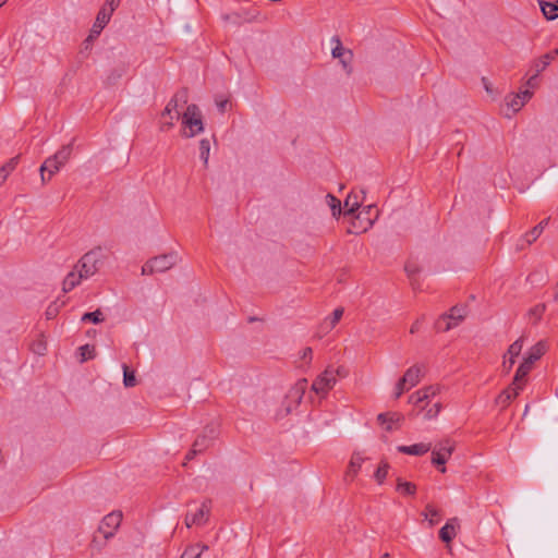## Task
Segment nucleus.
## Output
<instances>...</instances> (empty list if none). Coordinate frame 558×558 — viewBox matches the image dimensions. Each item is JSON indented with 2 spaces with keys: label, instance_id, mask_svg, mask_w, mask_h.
I'll return each instance as SVG.
<instances>
[{
  "label": "nucleus",
  "instance_id": "f257e3e1",
  "mask_svg": "<svg viewBox=\"0 0 558 558\" xmlns=\"http://www.w3.org/2000/svg\"><path fill=\"white\" fill-rule=\"evenodd\" d=\"M72 143L63 145L53 156L47 158L40 166L41 182L45 184L57 173L71 158Z\"/></svg>",
  "mask_w": 558,
  "mask_h": 558
},
{
  "label": "nucleus",
  "instance_id": "f03ea898",
  "mask_svg": "<svg viewBox=\"0 0 558 558\" xmlns=\"http://www.w3.org/2000/svg\"><path fill=\"white\" fill-rule=\"evenodd\" d=\"M182 135L184 137H193L203 132L204 124L202 113L196 105L192 104L186 107V110L182 114Z\"/></svg>",
  "mask_w": 558,
  "mask_h": 558
},
{
  "label": "nucleus",
  "instance_id": "7ed1b4c3",
  "mask_svg": "<svg viewBox=\"0 0 558 558\" xmlns=\"http://www.w3.org/2000/svg\"><path fill=\"white\" fill-rule=\"evenodd\" d=\"M101 264V251L100 248L92 250L85 253L75 264V268L82 272L85 279L94 276Z\"/></svg>",
  "mask_w": 558,
  "mask_h": 558
},
{
  "label": "nucleus",
  "instance_id": "20e7f679",
  "mask_svg": "<svg viewBox=\"0 0 558 558\" xmlns=\"http://www.w3.org/2000/svg\"><path fill=\"white\" fill-rule=\"evenodd\" d=\"M177 263L175 254H165L156 256L146 262L142 267L143 275H153L156 272H165L172 268Z\"/></svg>",
  "mask_w": 558,
  "mask_h": 558
},
{
  "label": "nucleus",
  "instance_id": "39448f33",
  "mask_svg": "<svg viewBox=\"0 0 558 558\" xmlns=\"http://www.w3.org/2000/svg\"><path fill=\"white\" fill-rule=\"evenodd\" d=\"M454 450V444L450 440L440 441L432 451V463L436 465L441 473L446 472V462Z\"/></svg>",
  "mask_w": 558,
  "mask_h": 558
},
{
  "label": "nucleus",
  "instance_id": "423d86ee",
  "mask_svg": "<svg viewBox=\"0 0 558 558\" xmlns=\"http://www.w3.org/2000/svg\"><path fill=\"white\" fill-rule=\"evenodd\" d=\"M466 308L464 306H453L449 314L442 315L436 323V328L440 331H448L458 326L465 317Z\"/></svg>",
  "mask_w": 558,
  "mask_h": 558
},
{
  "label": "nucleus",
  "instance_id": "0eeeda50",
  "mask_svg": "<svg viewBox=\"0 0 558 558\" xmlns=\"http://www.w3.org/2000/svg\"><path fill=\"white\" fill-rule=\"evenodd\" d=\"M216 436L217 430L215 427H206L203 434H201L193 442L192 449L187 453V459H191L196 453L203 452L205 449H207L213 444V440L216 438Z\"/></svg>",
  "mask_w": 558,
  "mask_h": 558
},
{
  "label": "nucleus",
  "instance_id": "6e6552de",
  "mask_svg": "<svg viewBox=\"0 0 558 558\" xmlns=\"http://www.w3.org/2000/svg\"><path fill=\"white\" fill-rule=\"evenodd\" d=\"M349 374V368L343 365L328 366L325 369V372L319 376V384H336L337 381L348 379Z\"/></svg>",
  "mask_w": 558,
  "mask_h": 558
},
{
  "label": "nucleus",
  "instance_id": "1a4fd4ad",
  "mask_svg": "<svg viewBox=\"0 0 558 558\" xmlns=\"http://www.w3.org/2000/svg\"><path fill=\"white\" fill-rule=\"evenodd\" d=\"M122 521V513L119 511H113L107 514L99 525V532L104 535L105 538H109L114 535L116 531L120 526Z\"/></svg>",
  "mask_w": 558,
  "mask_h": 558
},
{
  "label": "nucleus",
  "instance_id": "9d476101",
  "mask_svg": "<svg viewBox=\"0 0 558 558\" xmlns=\"http://www.w3.org/2000/svg\"><path fill=\"white\" fill-rule=\"evenodd\" d=\"M210 512V505L208 501H204L195 512H187L185 515V525L191 527L193 525H203L207 522Z\"/></svg>",
  "mask_w": 558,
  "mask_h": 558
},
{
  "label": "nucleus",
  "instance_id": "9b49d317",
  "mask_svg": "<svg viewBox=\"0 0 558 558\" xmlns=\"http://www.w3.org/2000/svg\"><path fill=\"white\" fill-rule=\"evenodd\" d=\"M189 99V94L186 89H181L174 94V96L169 100L165 110L161 113V119H166L169 116L177 114L178 108L180 106L186 105Z\"/></svg>",
  "mask_w": 558,
  "mask_h": 558
},
{
  "label": "nucleus",
  "instance_id": "f8f14e48",
  "mask_svg": "<svg viewBox=\"0 0 558 558\" xmlns=\"http://www.w3.org/2000/svg\"><path fill=\"white\" fill-rule=\"evenodd\" d=\"M403 416L398 412L380 413L377 416L378 423L386 432H393L401 427Z\"/></svg>",
  "mask_w": 558,
  "mask_h": 558
},
{
  "label": "nucleus",
  "instance_id": "ddd939ff",
  "mask_svg": "<svg viewBox=\"0 0 558 558\" xmlns=\"http://www.w3.org/2000/svg\"><path fill=\"white\" fill-rule=\"evenodd\" d=\"M427 368L423 364H415L408 368L404 375L399 379L398 384H417L426 377Z\"/></svg>",
  "mask_w": 558,
  "mask_h": 558
},
{
  "label": "nucleus",
  "instance_id": "4468645a",
  "mask_svg": "<svg viewBox=\"0 0 558 558\" xmlns=\"http://www.w3.org/2000/svg\"><path fill=\"white\" fill-rule=\"evenodd\" d=\"M111 19V15L107 13V11L99 10L96 21L90 29V33L86 39V41H90L97 36L100 35L101 31L106 27V25L109 23Z\"/></svg>",
  "mask_w": 558,
  "mask_h": 558
},
{
  "label": "nucleus",
  "instance_id": "2eb2a0df",
  "mask_svg": "<svg viewBox=\"0 0 558 558\" xmlns=\"http://www.w3.org/2000/svg\"><path fill=\"white\" fill-rule=\"evenodd\" d=\"M364 457L360 452H354L350 459L344 480L347 482L353 481L355 476L357 475L363 462Z\"/></svg>",
  "mask_w": 558,
  "mask_h": 558
},
{
  "label": "nucleus",
  "instance_id": "dca6fc26",
  "mask_svg": "<svg viewBox=\"0 0 558 558\" xmlns=\"http://www.w3.org/2000/svg\"><path fill=\"white\" fill-rule=\"evenodd\" d=\"M459 522L457 518H452L446 522V524L439 531V537L442 542L449 543L457 536V529Z\"/></svg>",
  "mask_w": 558,
  "mask_h": 558
},
{
  "label": "nucleus",
  "instance_id": "f3484780",
  "mask_svg": "<svg viewBox=\"0 0 558 558\" xmlns=\"http://www.w3.org/2000/svg\"><path fill=\"white\" fill-rule=\"evenodd\" d=\"M84 279L85 277H83L82 272L78 271L77 268H75L74 266L73 269L64 278L62 283V290L64 292H70L75 287H77Z\"/></svg>",
  "mask_w": 558,
  "mask_h": 558
},
{
  "label": "nucleus",
  "instance_id": "a211bd4d",
  "mask_svg": "<svg viewBox=\"0 0 558 558\" xmlns=\"http://www.w3.org/2000/svg\"><path fill=\"white\" fill-rule=\"evenodd\" d=\"M398 451L411 456H423L430 450V445L425 442L414 444L411 446H398Z\"/></svg>",
  "mask_w": 558,
  "mask_h": 558
},
{
  "label": "nucleus",
  "instance_id": "6ab92c4d",
  "mask_svg": "<svg viewBox=\"0 0 558 558\" xmlns=\"http://www.w3.org/2000/svg\"><path fill=\"white\" fill-rule=\"evenodd\" d=\"M520 388L521 386H508L496 398L497 404L505 408L512 399L519 395Z\"/></svg>",
  "mask_w": 558,
  "mask_h": 558
},
{
  "label": "nucleus",
  "instance_id": "aec40b11",
  "mask_svg": "<svg viewBox=\"0 0 558 558\" xmlns=\"http://www.w3.org/2000/svg\"><path fill=\"white\" fill-rule=\"evenodd\" d=\"M436 386H425L422 389L417 390L413 395L410 396L409 402L413 403L415 405L422 403L426 399H428L430 396H434L436 393Z\"/></svg>",
  "mask_w": 558,
  "mask_h": 558
},
{
  "label": "nucleus",
  "instance_id": "412c9836",
  "mask_svg": "<svg viewBox=\"0 0 558 558\" xmlns=\"http://www.w3.org/2000/svg\"><path fill=\"white\" fill-rule=\"evenodd\" d=\"M19 160V156L12 157L3 166L0 167V186L4 184L8 177L16 169Z\"/></svg>",
  "mask_w": 558,
  "mask_h": 558
},
{
  "label": "nucleus",
  "instance_id": "4be33fe9",
  "mask_svg": "<svg viewBox=\"0 0 558 558\" xmlns=\"http://www.w3.org/2000/svg\"><path fill=\"white\" fill-rule=\"evenodd\" d=\"M362 201L360 199L359 194L351 192L344 199L343 204V214L351 215L353 214L360 206Z\"/></svg>",
  "mask_w": 558,
  "mask_h": 558
},
{
  "label": "nucleus",
  "instance_id": "5701e85b",
  "mask_svg": "<svg viewBox=\"0 0 558 558\" xmlns=\"http://www.w3.org/2000/svg\"><path fill=\"white\" fill-rule=\"evenodd\" d=\"M305 392L304 386H291L289 392L287 393V399L289 400V410L291 405H298Z\"/></svg>",
  "mask_w": 558,
  "mask_h": 558
},
{
  "label": "nucleus",
  "instance_id": "b1692460",
  "mask_svg": "<svg viewBox=\"0 0 558 558\" xmlns=\"http://www.w3.org/2000/svg\"><path fill=\"white\" fill-rule=\"evenodd\" d=\"M541 10L544 14V16L547 20H555L558 17V1L553 2H546V1H539Z\"/></svg>",
  "mask_w": 558,
  "mask_h": 558
},
{
  "label": "nucleus",
  "instance_id": "393cba45",
  "mask_svg": "<svg viewBox=\"0 0 558 558\" xmlns=\"http://www.w3.org/2000/svg\"><path fill=\"white\" fill-rule=\"evenodd\" d=\"M396 490L404 496H413L416 493V485L399 477L397 480Z\"/></svg>",
  "mask_w": 558,
  "mask_h": 558
},
{
  "label": "nucleus",
  "instance_id": "a878e982",
  "mask_svg": "<svg viewBox=\"0 0 558 558\" xmlns=\"http://www.w3.org/2000/svg\"><path fill=\"white\" fill-rule=\"evenodd\" d=\"M549 218L542 220L537 226H535L530 232L525 234V240L527 244H532L536 239L541 235L543 230L548 225Z\"/></svg>",
  "mask_w": 558,
  "mask_h": 558
},
{
  "label": "nucleus",
  "instance_id": "bb28decb",
  "mask_svg": "<svg viewBox=\"0 0 558 558\" xmlns=\"http://www.w3.org/2000/svg\"><path fill=\"white\" fill-rule=\"evenodd\" d=\"M533 368H534L533 365H531L530 363H527L526 361L523 360L515 372L512 384L525 380L526 376L530 374V372Z\"/></svg>",
  "mask_w": 558,
  "mask_h": 558
},
{
  "label": "nucleus",
  "instance_id": "cd10ccee",
  "mask_svg": "<svg viewBox=\"0 0 558 558\" xmlns=\"http://www.w3.org/2000/svg\"><path fill=\"white\" fill-rule=\"evenodd\" d=\"M526 337L522 335L513 343H511L507 350L508 356L518 357L524 347Z\"/></svg>",
  "mask_w": 558,
  "mask_h": 558
},
{
  "label": "nucleus",
  "instance_id": "c85d7f7f",
  "mask_svg": "<svg viewBox=\"0 0 558 558\" xmlns=\"http://www.w3.org/2000/svg\"><path fill=\"white\" fill-rule=\"evenodd\" d=\"M326 203L330 207L333 217H338L341 215V202L336 196H333L332 194H327Z\"/></svg>",
  "mask_w": 558,
  "mask_h": 558
},
{
  "label": "nucleus",
  "instance_id": "c756f323",
  "mask_svg": "<svg viewBox=\"0 0 558 558\" xmlns=\"http://www.w3.org/2000/svg\"><path fill=\"white\" fill-rule=\"evenodd\" d=\"M389 468L390 466L387 461H381L379 463L377 470L375 471L374 478L379 485H381L385 482V480L388 475Z\"/></svg>",
  "mask_w": 558,
  "mask_h": 558
},
{
  "label": "nucleus",
  "instance_id": "7c9ffc66",
  "mask_svg": "<svg viewBox=\"0 0 558 558\" xmlns=\"http://www.w3.org/2000/svg\"><path fill=\"white\" fill-rule=\"evenodd\" d=\"M208 549L206 545H195L186 548L180 558H199L204 550Z\"/></svg>",
  "mask_w": 558,
  "mask_h": 558
},
{
  "label": "nucleus",
  "instance_id": "2f4dec72",
  "mask_svg": "<svg viewBox=\"0 0 558 558\" xmlns=\"http://www.w3.org/2000/svg\"><path fill=\"white\" fill-rule=\"evenodd\" d=\"M425 519L428 520L430 525H435L439 522L440 513L439 511L432 505H427L425 507V511L423 512Z\"/></svg>",
  "mask_w": 558,
  "mask_h": 558
},
{
  "label": "nucleus",
  "instance_id": "473e14b6",
  "mask_svg": "<svg viewBox=\"0 0 558 558\" xmlns=\"http://www.w3.org/2000/svg\"><path fill=\"white\" fill-rule=\"evenodd\" d=\"M547 351V343L545 341H538L533 347L529 349V353L535 357L536 360H539Z\"/></svg>",
  "mask_w": 558,
  "mask_h": 558
},
{
  "label": "nucleus",
  "instance_id": "72a5a7b5",
  "mask_svg": "<svg viewBox=\"0 0 558 558\" xmlns=\"http://www.w3.org/2000/svg\"><path fill=\"white\" fill-rule=\"evenodd\" d=\"M209 151H210V142L207 138H203L199 142V156H201V159L204 161L205 166H207V163H208Z\"/></svg>",
  "mask_w": 558,
  "mask_h": 558
},
{
  "label": "nucleus",
  "instance_id": "f704fd0d",
  "mask_svg": "<svg viewBox=\"0 0 558 558\" xmlns=\"http://www.w3.org/2000/svg\"><path fill=\"white\" fill-rule=\"evenodd\" d=\"M80 355H81V362H85L87 360H90L95 356V347L85 344L80 347L78 349Z\"/></svg>",
  "mask_w": 558,
  "mask_h": 558
},
{
  "label": "nucleus",
  "instance_id": "c9c22d12",
  "mask_svg": "<svg viewBox=\"0 0 558 558\" xmlns=\"http://www.w3.org/2000/svg\"><path fill=\"white\" fill-rule=\"evenodd\" d=\"M81 319L82 322H92L94 324H99L104 320V316L102 313L99 310H97L95 312L85 313Z\"/></svg>",
  "mask_w": 558,
  "mask_h": 558
},
{
  "label": "nucleus",
  "instance_id": "e433bc0d",
  "mask_svg": "<svg viewBox=\"0 0 558 558\" xmlns=\"http://www.w3.org/2000/svg\"><path fill=\"white\" fill-rule=\"evenodd\" d=\"M545 70H546V62H543V61H541L539 58H537L532 61L530 70L527 71V74L534 73L536 75H539Z\"/></svg>",
  "mask_w": 558,
  "mask_h": 558
},
{
  "label": "nucleus",
  "instance_id": "4c0bfd02",
  "mask_svg": "<svg viewBox=\"0 0 558 558\" xmlns=\"http://www.w3.org/2000/svg\"><path fill=\"white\" fill-rule=\"evenodd\" d=\"M179 117L180 112H177L174 116H169L166 119H161L160 131H169L174 125V121L178 120Z\"/></svg>",
  "mask_w": 558,
  "mask_h": 558
},
{
  "label": "nucleus",
  "instance_id": "58836bf2",
  "mask_svg": "<svg viewBox=\"0 0 558 558\" xmlns=\"http://www.w3.org/2000/svg\"><path fill=\"white\" fill-rule=\"evenodd\" d=\"M545 304H537L534 307H532L529 312V315L534 318V323L538 322L543 314L545 313Z\"/></svg>",
  "mask_w": 558,
  "mask_h": 558
},
{
  "label": "nucleus",
  "instance_id": "ea45409f",
  "mask_svg": "<svg viewBox=\"0 0 558 558\" xmlns=\"http://www.w3.org/2000/svg\"><path fill=\"white\" fill-rule=\"evenodd\" d=\"M507 106L512 110V112H518L524 106V104L519 96L513 95L507 101Z\"/></svg>",
  "mask_w": 558,
  "mask_h": 558
},
{
  "label": "nucleus",
  "instance_id": "a19ab883",
  "mask_svg": "<svg viewBox=\"0 0 558 558\" xmlns=\"http://www.w3.org/2000/svg\"><path fill=\"white\" fill-rule=\"evenodd\" d=\"M342 315H343V308H341V307L336 308L332 312L331 317L327 322L328 323V327L330 329L333 328L339 323V320L341 319Z\"/></svg>",
  "mask_w": 558,
  "mask_h": 558
},
{
  "label": "nucleus",
  "instance_id": "79ce46f5",
  "mask_svg": "<svg viewBox=\"0 0 558 558\" xmlns=\"http://www.w3.org/2000/svg\"><path fill=\"white\" fill-rule=\"evenodd\" d=\"M122 368H123V384H134L135 372L133 369H130L126 364H123Z\"/></svg>",
  "mask_w": 558,
  "mask_h": 558
},
{
  "label": "nucleus",
  "instance_id": "37998d69",
  "mask_svg": "<svg viewBox=\"0 0 558 558\" xmlns=\"http://www.w3.org/2000/svg\"><path fill=\"white\" fill-rule=\"evenodd\" d=\"M120 1L121 0H107L100 10L107 11L108 14L112 15L113 11L119 7Z\"/></svg>",
  "mask_w": 558,
  "mask_h": 558
},
{
  "label": "nucleus",
  "instance_id": "c03bdc74",
  "mask_svg": "<svg viewBox=\"0 0 558 558\" xmlns=\"http://www.w3.org/2000/svg\"><path fill=\"white\" fill-rule=\"evenodd\" d=\"M517 357L508 356L506 352L504 354L502 369L504 372H509L515 363Z\"/></svg>",
  "mask_w": 558,
  "mask_h": 558
},
{
  "label": "nucleus",
  "instance_id": "a18cd8bd",
  "mask_svg": "<svg viewBox=\"0 0 558 558\" xmlns=\"http://www.w3.org/2000/svg\"><path fill=\"white\" fill-rule=\"evenodd\" d=\"M330 386H311V391L314 392L318 398L327 396Z\"/></svg>",
  "mask_w": 558,
  "mask_h": 558
},
{
  "label": "nucleus",
  "instance_id": "49530a36",
  "mask_svg": "<svg viewBox=\"0 0 558 558\" xmlns=\"http://www.w3.org/2000/svg\"><path fill=\"white\" fill-rule=\"evenodd\" d=\"M32 350L38 355H44L46 352V342L41 339L34 342L32 345Z\"/></svg>",
  "mask_w": 558,
  "mask_h": 558
},
{
  "label": "nucleus",
  "instance_id": "de8ad7c7",
  "mask_svg": "<svg viewBox=\"0 0 558 558\" xmlns=\"http://www.w3.org/2000/svg\"><path fill=\"white\" fill-rule=\"evenodd\" d=\"M558 56V49H554L544 56L539 57L541 61L546 62V68L550 64L553 60H555Z\"/></svg>",
  "mask_w": 558,
  "mask_h": 558
},
{
  "label": "nucleus",
  "instance_id": "09e8293b",
  "mask_svg": "<svg viewBox=\"0 0 558 558\" xmlns=\"http://www.w3.org/2000/svg\"><path fill=\"white\" fill-rule=\"evenodd\" d=\"M331 53H332L333 58H338V59L345 56L347 51L342 47L339 39H337V46L332 49Z\"/></svg>",
  "mask_w": 558,
  "mask_h": 558
},
{
  "label": "nucleus",
  "instance_id": "8fccbe9b",
  "mask_svg": "<svg viewBox=\"0 0 558 558\" xmlns=\"http://www.w3.org/2000/svg\"><path fill=\"white\" fill-rule=\"evenodd\" d=\"M348 54V58H345L344 56L342 58H339L340 59V62L342 63L344 70L347 71L348 74H350L352 72V69L350 66V61H351V58H352V53L351 51H347Z\"/></svg>",
  "mask_w": 558,
  "mask_h": 558
},
{
  "label": "nucleus",
  "instance_id": "3c124183",
  "mask_svg": "<svg viewBox=\"0 0 558 558\" xmlns=\"http://www.w3.org/2000/svg\"><path fill=\"white\" fill-rule=\"evenodd\" d=\"M312 356H313L312 348L306 347V348H304V349L301 351V359H302L306 364H308V363L311 362Z\"/></svg>",
  "mask_w": 558,
  "mask_h": 558
},
{
  "label": "nucleus",
  "instance_id": "603ef678",
  "mask_svg": "<svg viewBox=\"0 0 558 558\" xmlns=\"http://www.w3.org/2000/svg\"><path fill=\"white\" fill-rule=\"evenodd\" d=\"M538 75L534 74V73H530V76L526 81V86L529 88H536L537 85H538Z\"/></svg>",
  "mask_w": 558,
  "mask_h": 558
},
{
  "label": "nucleus",
  "instance_id": "864d4df0",
  "mask_svg": "<svg viewBox=\"0 0 558 558\" xmlns=\"http://www.w3.org/2000/svg\"><path fill=\"white\" fill-rule=\"evenodd\" d=\"M515 96H519L521 98V100L523 101V104L525 105L526 101H529L531 99V97L533 96V92L530 89H524V90H521L520 93L515 94Z\"/></svg>",
  "mask_w": 558,
  "mask_h": 558
},
{
  "label": "nucleus",
  "instance_id": "5fc2aeb1",
  "mask_svg": "<svg viewBox=\"0 0 558 558\" xmlns=\"http://www.w3.org/2000/svg\"><path fill=\"white\" fill-rule=\"evenodd\" d=\"M438 412H439V407H438V404L436 403V404H435V410L429 409V410L426 412L425 417H426V418H433V417H435V416L437 415V413H438Z\"/></svg>",
  "mask_w": 558,
  "mask_h": 558
},
{
  "label": "nucleus",
  "instance_id": "6e6d98bb",
  "mask_svg": "<svg viewBox=\"0 0 558 558\" xmlns=\"http://www.w3.org/2000/svg\"><path fill=\"white\" fill-rule=\"evenodd\" d=\"M216 104H217V107H218L219 111L220 112H225L229 101L227 99H222V100H217Z\"/></svg>",
  "mask_w": 558,
  "mask_h": 558
},
{
  "label": "nucleus",
  "instance_id": "4d7b16f0",
  "mask_svg": "<svg viewBox=\"0 0 558 558\" xmlns=\"http://www.w3.org/2000/svg\"><path fill=\"white\" fill-rule=\"evenodd\" d=\"M421 325H422V323H421V320H420V319L415 320V322L412 324L411 328H410V332H411V333H415V332H417V331L420 330V328H421Z\"/></svg>",
  "mask_w": 558,
  "mask_h": 558
},
{
  "label": "nucleus",
  "instance_id": "13d9d810",
  "mask_svg": "<svg viewBox=\"0 0 558 558\" xmlns=\"http://www.w3.org/2000/svg\"><path fill=\"white\" fill-rule=\"evenodd\" d=\"M524 361H526L527 363H530L531 365L534 366L535 362H537L538 360H536L535 357H533L529 352H526L524 354V357H523Z\"/></svg>",
  "mask_w": 558,
  "mask_h": 558
},
{
  "label": "nucleus",
  "instance_id": "bf43d9fd",
  "mask_svg": "<svg viewBox=\"0 0 558 558\" xmlns=\"http://www.w3.org/2000/svg\"><path fill=\"white\" fill-rule=\"evenodd\" d=\"M404 386H397L395 392H393V397L396 399L400 398L402 396V393L404 392V389H403Z\"/></svg>",
  "mask_w": 558,
  "mask_h": 558
},
{
  "label": "nucleus",
  "instance_id": "052dcab7",
  "mask_svg": "<svg viewBox=\"0 0 558 558\" xmlns=\"http://www.w3.org/2000/svg\"><path fill=\"white\" fill-rule=\"evenodd\" d=\"M405 270L410 274V275H413L415 272V270L413 268L410 267V265H407L405 266Z\"/></svg>",
  "mask_w": 558,
  "mask_h": 558
},
{
  "label": "nucleus",
  "instance_id": "680f3d73",
  "mask_svg": "<svg viewBox=\"0 0 558 558\" xmlns=\"http://www.w3.org/2000/svg\"><path fill=\"white\" fill-rule=\"evenodd\" d=\"M298 384H307V380L304 378V379L299 380Z\"/></svg>",
  "mask_w": 558,
  "mask_h": 558
},
{
  "label": "nucleus",
  "instance_id": "e2e57ef3",
  "mask_svg": "<svg viewBox=\"0 0 558 558\" xmlns=\"http://www.w3.org/2000/svg\"><path fill=\"white\" fill-rule=\"evenodd\" d=\"M380 558H391L389 554H384Z\"/></svg>",
  "mask_w": 558,
  "mask_h": 558
},
{
  "label": "nucleus",
  "instance_id": "0e129e2a",
  "mask_svg": "<svg viewBox=\"0 0 558 558\" xmlns=\"http://www.w3.org/2000/svg\"><path fill=\"white\" fill-rule=\"evenodd\" d=\"M8 0H0V8L7 2Z\"/></svg>",
  "mask_w": 558,
  "mask_h": 558
},
{
  "label": "nucleus",
  "instance_id": "69168bd1",
  "mask_svg": "<svg viewBox=\"0 0 558 558\" xmlns=\"http://www.w3.org/2000/svg\"><path fill=\"white\" fill-rule=\"evenodd\" d=\"M556 299H558V293L556 294Z\"/></svg>",
  "mask_w": 558,
  "mask_h": 558
}]
</instances>
